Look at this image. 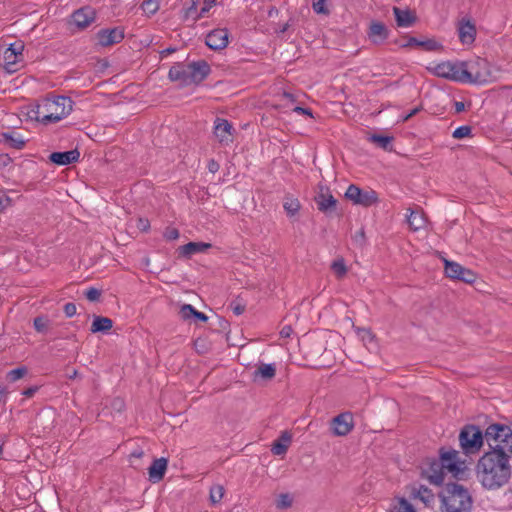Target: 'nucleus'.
Wrapping results in <instances>:
<instances>
[{
  "label": "nucleus",
  "mask_w": 512,
  "mask_h": 512,
  "mask_svg": "<svg viewBox=\"0 0 512 512\" xmlns=\"http://www.w3.org/2000/svg\"><path fill=\"white\" fill-rule=\"evenodd\" d=\"M512 457L502 454L484 453L476 464V476L488 490H498L506 486L512 477Z\"/></svg>",
  "instance_id": "obj_1"
},
{
  "label": "nucleus",
  "mask_w": 512,
  "mask_h": 512,
  "mask_svg": "<svg viewBox=\"0 0 512 512\" xmlns=\"http://www.w3.org/2000/svg\"><path fill=\"white\" fill-rule=\"evenodd\" d=\"M72 104V100L66 96L48 97L33 106L28 116L45 125L56 123L71 113Z\"/></svg>",
  "instance_id": "obj_2"
},
{
  "label": "nucleus",
  "mask_w": 512,
  "mask_h": 512,
  "mask_svg": "<svg viewBox=\"0 0 512 512\" xmlns=\"http://www.w3.org/2000/svg\"><path fill=\"white\" fill-rule=\"evenodd\" d=\"M211 73V67L205 60L188 64L176 63L168 73L169 79L183 86L199 85Z\"/></svg>",
  "instance_id": "obj_3"
},
{
  "label": "nucleus",
  "mask_w": 512,
  "mask_h": 512,
  "mask_svg": "<svg viewBox=\"0 0 512 512\" xmlns=\"http://www.w3.org/2000/svg\"><path fill=\"white\" fill-rule=\"evenodd\" d=\"M441 512H471L473 500L467 488L457 483H447L441 494Z\"/></svg>",
  "instance_id": "obj_4"
},
{
  "label": "nucleus",
  "mask_w": 512,
  "mask_h": 512,
  "mask_svg": "<svg viewBox=\"0 0 512 512\" xmlns=\"http://www.w3.org/2000/svg\"><path fill=\"white\" fill-rule=\"evenodd\" d=\"M486 453L512 457V428L502 423L489 424L485 429Z\"/></svg>",
  "instance_id": "obj_5"
},
{
  "label": "nucleus",
  "mask_w": 512,
  "mask_h": 512,
  "mask_svg": "<svg viewBox=\"0 0 512 512\" xmlns=\"http://www.w3.org/2000/svg\"><path fill=\"white\" fill-rule=\"evenodd\" d=\"M464 83L485 85L497 79L496 71L486 60L478 58L474 61L465 62Z\"/></svg>",
  "instance_id": "obj_6"
},
{
  "label": "nucleus",
  "mask_w": 512,
  "mask_h": 512,
  "mask_svg": "<svg viewBox=\"0 0 512 512\" xmlns=\"http://www.w3.org/2000/svg\"><path fill=\"white\" fill-rule=\"evenodd\" d=\"M486 442L485 431L473 424L465 425L459 433V444L466 455H475L480 452Z\"/></svg>",
  "instance_id": "obj_7"
},
{
  "label": "nucleus",
  "mask_w": 512,
  "mask_h": 512,
  "mask_svg": "<svg viewBox=\"0 0 512 512\" xmlns=\"http://www.w3.org/2000/svg\"><path fill=\"white\" fill-rule=\"evenodd\" d=\"M464 68V61H444L433 66H429L427 69L434 76L454 82L464 83Z\"/></svg>",
  "instance_id": "obj_8"
},
{
  "label": "nucleus",
  "mask_w": 512,
  "mask_h": 512,
  "mask_svg": "<svg viewBox=\"0 0 512 512\" xmlns=\"http://www.w3.org/2000/svg\"><path fill=\"white\" fill-rule=\"evenodd\" d=\"M345 197L353 204L364 207H370L378 202V195L374 190H363L354 184L348 186Z\"/></svg>",
  "instance_id": "obj_9"
},
{
  "label": "nucleus",
  "mask_w": 512,
  "mask_h": 512,
  "mask_svg": "<svg viewBox=\"0 0 512 512\" xmlns=\"http://www.w3.org/2000/svg\"><path fill=\"white\" fill-rule=\"evenodd\" d=\"M96 20V12L92 7L85 6L72 13L69 25L74 30H84Z\"/></svg>",
  "instance_id": "obj_10"
},
{
  "label": "nucleus",
  "mask_w": 512,
  "mask_h": 512,
  "mask_svg": "<svg viewBox=\"0 0 512 512\" xmlns=\"http://www.w3.org/2000/svg\"><path fill=\"white\" fill-rule=\"evenodd\" d=\"M435 465L438 470L443 467L445 472H449L454 476L463 471V462L459 460V453L456 450L442 451L439 463Z\"/></svg>",
  "instance_id": "obj_11"
},
{
  "label": "nucleus",
  "mask_w": 512,
  "mask_h": 512,
  "mask_svg": "<svg viewBox=\"0 0 512 512\" xmlns=\"http://www.w3.org/2000/svg\"><path fill=\"white\" fill-rule=\"evenodd\" d=\"M98 44L102 47L112 46L114 44L120 43L124 37V28L122 27H114V28H106L101 29L96 34Z\"/></svg>",
  "instance_id": "obj_12"
},
{
  "label": "nucleus",
  "mask_w": 512,
  "mask_h": 512,
  "mask_svg": "<svg viewBox=\"0 0 512 512\" xmlns=\"http://www.w3.org/2000/svg\"><path fill=\"white\" fill-rule=\"evenodd\" d=\"M366 33L371 43L382 45L389 38L390 30L380 21H371Z\"/></svg>",
  "instance_id": "obj_13"
},
{
  "label": "nucleus",
  "mask_w": 512,
  "mask_h": 512,
  "mask_svg": "<svg viewBox=\"0 0 512 512\" xmlns=\"http://www.w3.org/2000/svg\"><path fill=\"white\" fill-rule=\"evenodd\" d=\"M233 126L222 118H216L214 122V136L221 145H229L233 141Z\"/></svg>",
  "instance_id": "obj_14"
},
{
  "label": "nucleus",
  "mask_w": 512,
  "mask_h": 512,
  "mask_svg": "<svg viewBox=\"0 0 512 512\" xmlns=\"http://www.w3.org/2000/svg\"><path fill=\"white\" fill-rule=\"evenodd\" d=\"M315 202L318 209L323 213L333 211L336 208L337 203L336 199L331 194L330 189L322 184L318 186V193L315 196Z\"/></svg>",
  "instance_id": "obj_15"
},
{
  "label": "nucleus",
  "mask_w": 512,
  "mask_h": 512,
  "mask_svg": "<svg viewBox=\"0 0 512 512\" xmlns=\"http://www.w3.org/2000/svg\"><path fill=\"white\" fill-rule=\"evenodd\" d=\"M228 37L227 29H214L207 34L205 43L212 50H222L228 45Z\"/></svg>",
  "instance_id": "obj_16"
},
{
  "label": "nucleus",
  "mask_w": 512,
  "mask_h": 512,
  "mask_svg": "<svg viewBox=\"0 0 512 512\" xmlns=\"http://www.w3.org/2000/svg\"><path fill=\"white\" fill-rule=\"evenodd\" d=\"M332 430L337 436H345L353 429V418L350 413H341L332 420Z\"/></svg>",
  "instance_id": "obj_17"
},
{
  "label": "nucleus",
  "mask_w": 512,
  "mask_h": 512,
  "mask_svg": "<svg viewBox=\"0 0 512 512\" xmlns=\"http://www.w3.org/2000/svg\"><path fill=\"white\" fill-rule=\"evenodd\" d=\"M458 36L462 44H472L476 36L475 25L470 20L463 19L459 23Z\"/></svg>",
  "instance_id": "obj_18"
},
{
  "label": "nucleus",
  "mask_w": 512,
  "mask_h": 512,
  "mask_svg": "<svg viewBox=\"0 0 512 512\" xmlns=\"http://www.w3.org/2000/svg\"><path fill=\"white\" fill-rule=\"evenodd\" d=\"M80 152L77 149L65 152H53L50 154L49 159L57 165H68L75 163L79 160Z\"/></svg>",
  "instance_id": "obj_19"
},
{
  "label": "nucleus",
  "mask_w": 512,
  "mask_h": 512,
  "mask_svg": "<svg viewBox=\"0 0 512 512\" xmlns=\"http://www.w3.org/2000/svg\"><path fill=\"white\" fill-rule=\"evenodd\" d=\"M167 459L166 458H158L153 461L151 466L148 469L149 479L153 482H159L163 479L166 469H167Z\"/></svg>",
  "instance_id": "obj_20"
},
{
  "label": "nucleus",
  "mask_w": 512,
  "mask_h": 512,
  "mask_svg": "<svg viewBox=\"0 0 512 512\" xmlns=\"http://www.w3.org/2000/svg\"><path fill=\"white\" fill-rule=\"evenodd\" d=\"M211 247L210 243L205 242H189L178 248V253L182 257H191L194 254L205 252Z\"/></svg>",
  "instance_id": "obj_21"
},
{
  "label": "nucleus",
  "mask_w": 512,
  "mask_h": 512,
  "mask_svg": "<svg viewBox=\"0 0 512 512\" xmlns=\"http://www.w3.org/2000/svg\"><path fill=\"white\" fill-rule=\"evenodd\" d=\"M411 495L414 499L424 503L425 506H431L435 500L433 491L424 485L413 487Z\"/></svg>",
  "instance_id": "obj_22"
},
{
  "label": "nucleus",
  "mask_w": 512,
  "mask_h": 512,
  "mask_svg": "<svg viewBox=\"0 0 512 512\" xmlns=\"http://www.w3.org/2000/svg\"><path fill=\"white\" fill-rule=\"evenodd\" d=\"M436 463H439V460H433L428 469L423 471L426 478L430 483L435 485H441L444 481L445 470L441 467L439 470L437 469Z\"/></svg>",
  "instance_id": "obj_23"
},
{
  "label": "nucleus",
  "mask_w": 512,
  "mask_h": 512,
  "mask_svg": "<svg viewBox=\"0 0 512 512\" xmlns=\"http://www.w3.org/2000/svg\"><path fill=\"white\" fill-rule=\"evenodd\" d=\"M292 441V436L288 431H283L280 437L274 441L271 447V452L274 455H284Z\"/></svg>",
  "instance_id": "obj_24"
},
{
  "label": "nucleus",
  "mask_w": 512,
  "mask_h": 512,
  "mask_svg": "<svg viewBox=\"0 0 512 512\" xmlns=\"http://www.w3.org/2000/svg\"><path fill=\"white\" fill-rule=\"evenodd\" d=\"M3 144L13 149H22L25 145V140L15 132H5L1 134Z\"/></svg>",
  "instance_id": "obj_25"
},
{
  "label": "nucleus",
  "mask_w": 512,
  "mask_h": 512,
  "mask_svg": "<svg viewBox=\"0 0 512 512\" xmlns=\"http://www.w3.org/2000/svg\"><path fill=\"white\" fill-rule=\"evenodd\" d=\"M396 23L399 27H410L415 21V17L408 10H402L398 7L393 8Z\"/></svg>",
  "instance_id": "obj_26"
},
{
  "label": "nucleus",
  "mask_w": 512,
  "mask_h": 512,
  "mask_svg": "<svg viewBox=\"0 0 512 512\" xmlns=\"http://www.w3.org/2000/svg\"><path fill=\"white\" fill-rule=\"evenodd\" d=\"M410 214L407 216V222L411 229L414 231L420 230L425 227L426 219L420 210L409 209Z\"/></svg>",
  "instance_id": "obj_27"
},
{
  "label": "nucleus",
  "mask_w": 512,
  "mask_h": 512,
  "mask_svg": "<svg viewBox=\"0 0 512 512\" xmlns=\"http://www.w3.org/2000/svg\"><path fill=\"white\" fill-rule=\"evenodd\" d=\"M113 327V321L108 317L95 316L91 325L92 333H107Z\"/></svg>",
  "instance_id": "obj_28"
},
{
  "label": "nucleus",
  "mask_w": 512,
  "mask_h": 512,
  "mask_svg": "<svg viewBox=\"0 0 512 512\" xmlns=\"http://www.w3.org/2000/svg\"><path fill=\"white\" fill-rule=\"evenodd\" d=\"M276 374V365L271 364H260L257 369L254 371L255 378L260 377L265 380H270L275 377Z\"/></svg>",
  "instance_id": "obj_29"
},
{
  "label": "nucleus",
  "mask_w": 512,
  "mask_h": 512,
  "mask_svg": "<svg viewBox=\"0 0 512 512\" xmlns=\"http://www.w3.org/2000/svg\"><path fill=\"white\" fill-rule=\"evenodd\" d=\"M444 262L446 276L452 279H459L464 267L453 261L445 260Z\"/></svg>",
  "instance_id": "obj_30"
},
{
  "label": "nucleus",
  "mask_w": 512,
  "mask_h": 512,
  "mask_svg": "<svg viewBox=\"0 0 512 512\" xmlns=\"http://www.w3.org/2000/svg\"><path fill=\"white\" fill-rule=\"evenodd\" d=\"M225 495V489L220 484H215L211 486L209 491V500L211 504L215 505L221 502Z\"/></svg>",
  "instance_id": "obj_31"
},
{
  "label": "nucleus",
  "mask_w": 512,
  "mask_h": 512,
  "mask_svg": "<svg viewBox=\"0 0 512 512\" xmlns=\"http://www.w3.org/2000/svg\"><path fill=\"white\" fill-rule=\"evenodd\" d=\"M391 512H416L413 505L405 498H398L391 508Z\"/></svg>",
  "instance_id": "obj_32"
},
{
  "label": "nucleus",
  "mask_w": 512,
  "mask_h": 512,
  "mask_svg": "<svg viewBox=\"0 0 512 512\" xmlns=\"http://www.w3.org/2000/svg\"><path fill=\"white\" fill-rule=\"evenodd\" d=\"M331 269L334 272L337 279H343L347 274V267L344 259L340 258L332 262Z\"/></svg>",
  "instance_id": "obj_33"
},
{
  "label": "nucleus",
  "mask_w": 512,
  "mask_h": 512,
  "mask_svg": "<svg viewBox=\"0 0 512 512\" xmlns=\"http://www.w3.org/2000/svg\"><path fill=\"white\" fill-rule=\"evenodd\" d=\"M142 10L148 16L154 15L160 8L159 0H144L141 5Z\"/></svg>",
  "instance_id": "obj_34"
},
{
  "label": "nucleus",
  "mask_w": 512,
  "mask_h": 512,
  "mask_svg": "<svg viewBox=\"0 0 512 512\" xmlns=\"http://www.w3.org/2000/svg\"><path fill=\"white\" fill-rule=\"evenodd\" d=\"M283 207L289 216H294L300 209V202L295 198H286Z\"/></svg>",
  "instance_id": "obj_35"
},
{
  "label": "nucleus",
  "mask_w": 512,
  "mask_h": 512,
  "mask_svg": "<svg viewBox=\"0 0 512 512\" xmlns=\"http://www.w3.org/2000/svg\"><path fill=\"white\" fill-rule=\"evenodd\" d=\"M370 141L377 144L379 147L388 150L392 142V137L374 134L370 136Z\"/></svg>",
  "instance_id": "obj_36"
},
{
  "label": "nucleus",
  "mask_w": 512,
  "mask_h": 512,
  "mask_svg": "<svg viewBox=\"0 0 512 512\" xmlns=\"http://www.w3.org/2000/svg\"><path fill=\"white\" fill-rule=\"evenodd\" d=\"M6 50L13 55L14 59L21 61L23 57L22 52L24 50V44L22 41H15L14 43L10 44Z\"/></svg>",
  "instance_id": "obj_37"
},
{
  "label": "nucleus",
  "mask_w": 512,
  "mask_h": 512,
  "mask_svg": "<svg viewBox=\"0 0 512 512\" xmlns=\"http://www.w3.org/2000/svg\"><path fill=\"white\" fill-rule=\"evenodd\" d=\"M35 330L39 333H46L49 326V320L46 317L39 316L33 321Z\"/></svg>",
  "instance_id": "obj_38"
},
{
  "label": "nucleus",
  "mask_w": 512,
  "mask_h": 512,
  "mask_svg": "<svg viewBox=\"0 0 512 512\" xmlns=\"http://www.w3.org/2000/svg\"><path fill=\"white\" fill-rule=\"evenodd\" d=\"M27 374V368L24 366L15 368L13 370H10L7 373V378L11 382H15L21 378H23Z\"/></svg>",
  "instance_id": "obj_39"
},
{
  "label": "nucleus",
  "mask_w": 512,
  "mask_h": 512,
  "mask_svg": "<svg viewBox=\"0 0 512 512\" xmlns=\"http://www.w3.org/2000/svg\"><path fill=\"white\" fill-rule=\"evenodd\" d=\"M293 499L288 493H282L276 500V506L279 509H285L292 506Z\"/></svg>",
  "instance_id": "obj_40"
},
{
  "label": "nucleus",
  "mask_w": 512,
  "mask_h": 512,
  "mask_svg": "<svg viewBox=\"0 0 512 512\" xmlns=\"http://www.w3.org/2000/svg\"><path fill=\"white\" fill-rule=\"evenodd\" d=\"M4 60H5V68L7 69L8 72H15L17 70V68L15 67L19 60L18 59H14L13 58V55L5 50L4 52Z\"/></svg>",
  "instance_id": "obj_41"
},
{
  "label": "nucleus",
  "mask_w": 512,
  "mask_h": 512,
  "mask_svg": "<svg viewBox=\"0 0 512 512\" xmlns=\"http://www.w3.org/2000/svg\"><path fill=\"white\" fill-rule=\"evenodd\" d=\"M195 314V308L190 304H183L179 310V315L183 320H189Z\"/></svg>",
  "instance_id": "obj_42"
},
{
  "label": "nucleus",
  "mask_w": 512,
  "mask_h": 512,
  "mask_svg": "<svg viewBox=\"0 0 512 512\" xmlns=\"http://www.w3.org/2000/svg\"><path fill=\"white\" fill-rule=\"evenodd\" d=\"M326 2L327 0H313L312 8L314 12L317 14L327 15L329 13V10L326 6Z\"/></svg>",
  "instance_id": "obj_43"
},
{
  "label": "nucleus",
  "mask_w": 512,
  "mask_h": 512,
  "mask_svg": "<svg viewBox=\"0 0 512 512\" xmlns=\"http://www.w3.org/2000/svg\"><path fill=\"white\" fill-rule=\"evenodd\" d=\"M471 127L470 126H459L458 128H456L452 134V136L455 138V139H463L465 137H468L471 135Z\"/></svg>",
  "instance_id": "obj_44"
},
{
  "label": "nucleus",
  "mask_w": 512,
  "mask_h": 512,
  "mask_svg": "<svg viewBox=\"0 0 512 512\" xmlns=\"http://www.w3.org/2000/svg\"><path fill=\"white\" fill-rule=\"evenodd\" d=\"M420 47H423L427 51H435V50L440 49L441 45L433 39H427V40L421 41Z\"/></svg>",
  "instance_id": "obj_45"
},
{
  "label": "nucleus",
  "mask_w": 512,
  "mask_h": 512,
  "mask_svg": "<svg viewBox=\"0 0 512 512\" xmlns=\"http://www.w3.org/2000/svg\"><path fill=\"white\" fill-rule=\"evenodd\" d=\"M476 279V275L469 269L463 268L461 275L458 280L466 283H473Z\"/></svg>",
  "instance_id": "obj_46"
},
{
  "label": "nucleus",
  "mask_w": 512,
  "mask_h": 512,
  "mask_svg": "<svg viewBox=\"0 0 512 512\" xmlns=\"http://www.w3.org/2000/svg\"><path fill=\"white\" fill-rule=\"evenodd\" d=\"M215 0H204V5L201 8L198 15L194 16V21H197L198 19L202 18L214 5Z\"/></svg>",
  "instance_id": "obj_47"
},
{
  "label": "nucleus",
  "mask_w": 512,
  "mask_h": 512,
  "mask_svg": "<svg viewBox=\"0 0 512 512\" xmlns=\"http://www.w3.org/2000/svg\"><path fill=\"white\" fill-rule=\"evenodd\" d=\"M85 296L89 301L94 302L99 300L101 292L97 288L90 287L88 290H86Z\"/></svg>",
  "instance_id": "obj_48"
},
{
  "label": "nucleus",
  "mask_w": 512,
  "mask_h": 512,
  "mask_svg": "<svg viewBox=\"0 0 512 512\" xmlns=\"http://www.w3.org/2000/svg\"><path fill=\"white\" fill-rule=\"evenodd\" d=\"M164 237L167 240H176L179 238V231L176 228H167L164 232Z\"/></svg>",
  "instance_id": "obj_49"
},
{
  "label": "nucleus",
  "mask_w": 512,
  "mask_h": 512,
  "mask_svg": "<svg viewBox=\"0 0 512 512\" xmlns=\"http://www.w3.org/2000/svg\"><path fill=\"white\" fill-rule=\"evenodd\" d=\"M77 312L76 305L74 303H66L64 305V313L67 317H73Z\"/></svg>",
  "instance_id": "obj_50"
},
{
  "label": "nucleus",
  "mask_w": 512,
  "mask_h": 512,
  "mask_svg": "<svg viewBox=\"0 0 512 512\" xmlns=\"http://www.w3.org/2000/svg\"><path fill=\"white\" fill-rule=\"evenodd\" d=\"M197 4L198 0H192L191 6L186 11V18H192L194 21V16L198 15L197 12Z\"/></svg>",
  "instance_id": "obj_51"
},
{
  "label": "nucleus",
  "mask_w": 512,
  "mask_h": 512,
  "mask_svg": "<svg viewBox=\"0 0 512 512\" xmlns=\"http://www.w3.org/2000/svg\"><path fill=\"white\" fill-rule=\"evenodd\" d=\"M293 111L298 113V114H303V115H307V116L313 117L312 111L310 109H308V108L296 106L293 109Z\"/></svg>",
  "instance_id": "obj_52"
},
{
  "label": "nucleus",
  "mask_w": 512,
  "mask_h": 512,
  "mask_svg": "<svg viewBox=\"0 0 512 512\" xmlns=\"http://www.w3.org/2000/svg\"><path fill=\"white\" fill-rule=\"evenodd\" d=\"M403 47H409V46H421V40H418L415 37H409L407 42L402 45Z\"/></svg>",
  "instance_id": "obj_53"
},
{
  "label": "nucleus",
  "mask_w": 512,
  "mask_h": 512,
  "mask_svg": "<svg viewBox=\"0 0 512 512\" xmlns=\"http://www.w3.org/2000/svg\"><path fill=\"white\" fill-rule=\"evenodd\" d=\"M208 170L211 173H216L219 170V164L215 160H210L208 163Z\"/></svg>",
  "instance_id": "obj_54"
},
{
  "label": "nucleus",
  "mask_w": 512,
  "mask_h": 512,
  "mask_svg": "<svg viewBox=\"0 0 512 512\" xmlns=\"http://www.w3.org/2000/svg\"><path fill=\"white\" fill-rule=\"evenodd\" d=\"M193 317L196 319V320H199L201 322H206L208 320V317L206 314L200 312V311H197L195 309V314L193 315Z\"/></svg>",
  "instance_id": "obj_55"
},
{
  "label": "nucleus",
  "mask_w": 512,
  "mask_h": 512,
  "mask_svg": "<svg viewBox=\"0 0 512 512\" xmlns=\"http://www.w3.org/2000/svg\"><path fill=\"white\" fill-rule=\"evenodd\" d=\"M232 309L235 315H241L244 312L245 307L240 304H235L232 306Z\"/></svg>",
  "instance_id": "obj_56"
},
{
  "label": "nucleus",
  "mask_w": 512,
  "mask_h": 512,
  "mask_svg": "<svg viewBox=\"0 0 512 512\" xmlns=\"http://www.w3.org/2000/svg\"><path fill=\"white\" fill-rule=\"evenodd\" d=\"M291 332H292V329H291V327H290V326H284V327L281 329V331H280V335H281V337H283V338H287V337H289V336H290Z\"/></svg>",
  "instance_id": "obj_57"
},
{
  "label": "nucleus",
  "mask_w": 512,
  "mask_h": 512,
  "mask_svg": "<svg viewBox=\"0 0 512 512\" xmlns=\"http://www.w3.org/2000/svg\"><path fill=\"white\" fill-rule=\"evenodd\" d=\"M454 106H455V111L457 113H460L465 110V104L463 102L457 101V102H455Z\"/></svg>",
  "instance_id": "obj_58"
},
{
  "label": "nucleus",
  "mask_w": 512,
  "mask_h": 512,
  "mask_svg": "<svg viewBox=\"0 0 512 512\" xmlns=\"http://www.w3.org/2000/svg\"><path fill=\"white\" fill-rule=\"evenodd\" d=\"M144 452L141 449L134 450L130 456L134 458H141L143 456Z\"/></svg>",
  "instance_id": "obj_59"
},
{
  "label": "nucleus",
  "mask_w": 512,
  "mask_h": 512,
  "mask_svg": "<svg viewBox=\"0 0 512 512\" xmlns=\"http://www.w3.org/2000/svg\"><path fill=\"white\" fill-rule=\"evenodd\" d=\"M138 227H139L140 229H142V230H146V229H148V227H149V223H148V221H147V220L140 219V220H139V226H138Z\"/></svg>",
  "instance_id": "obj_60"
},
{
  "label": "nucleus",
  "mask_w": 512,
  "mask_h": 512,
  "mask_svg": "<svg viewBox=\"0 0 512 512\" xmlns=\"http://www.w3.org/2000/svg\"><path fill=\"white\" fill-rule=\"evenodd\" d=\"M419 108H414L413 110L410 111V113H408L405 117H404V121H407L409 120L412 116H414L415 114H417L419 112Z\"/></svg>",
  "instance_id": "obj_61"
},
{
  "label": "nucleus",
  "mask_w": 512,
  "mask_h": 512,
  "mask_svg": "<svg viewBox=\"0 0 512 512\" xmlns=\"http://www.w3.org/2000/svg\"><path fill=\"white\" fill-rule=\"evenodd\" d=\"M3 200H4L5 208H6L7 206H11V205H12V199H11L10 197L5 196V197L3 198Z\"/></svg>",
  "instance_id": "obj_62"
},
{
  "label": "nucleus",
  "mask_w": 512,
  "mask_h": 512,
  "mask_svg": "<svg viewBox=\"0 0 512 512\" xmlns=\"http://www.w3.org/2000/svg\"><path fill=\"white\" fill-rule=\"evenodd\" d=\"M283 97H284V98H286V99H288V100H290V101H294V97H293V95H292V94H290V93L284 92V93H283Z\"/></svg>",
  "instance_id": "obj_63"
},
{
  "label": "nucleus",
  "mask_w": 512,
  "mask_h": 512,
  "mask_svg": "<svg viewBox=\"0 0 512 512\" xmlns=\"http://www.w3.org/2000/svg\"><path fill=\"white\" fill-rule=\"evenodd\" d=\"M5 209L4 200L2 197H0V211H3Z\"/></svg>",
  "instance_id": "obj_64"
}]
</instances>
